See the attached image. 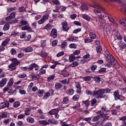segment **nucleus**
<instances>
[{"label": "nucleus", "instance_id": "1", "mask_svg": "<svg viewBox=\"0 0 126 126\" xmlns=\"http://www.w3.org/2000/svg\"><path fill=\"white\" fill-rule=\"evenodd\" d=\"M111 90L109 89H99L98 91L94 92L92 93L93 96H95L96 99H102L104 98L103 94L110 93Z\"/></svg>", "mask_w": 126, "mask_h": 126}, {"label": "nucleus", "instance_id": "2", "mask_svg": "<svg viewBox=\"0 0 126 126\" xmlns=\"http://www.w3.org/2000/svg\"><path fill=\"white\" fill-rule=\"evenodd\" d=\"M106 61H107L108 63H110L111 65H113L116 68H120V64L118 63L117 61L115 60L114 57L111 54H107Z\"/></svg>", "mask_w": 126, "mask_h": 126}, {"label": "nucleus", "instance_id": "3", "mask_svg": "<svg viewBox=\"0 0 126 126\" xmlns=\"http://www.w3.org/2000/svg\"><path fill=\"white\" fill-rule=\"evenodd\" d=\"M94 5H91L90 6L92 7H94V11L95 13H98V17L100 19H102L103 18H104V17H106V16L102 15V14H101V11H102V8L100 7V4L98 3H95L94 4Z\"/></svg>", "mask_w": 126, "mask_h": 126}, {"label": "nucleus", "instance_id": "4", "mask_svg": "<svg viewBox=\"0 0 126 126\" xmlns=\"http://www.w3.org/2000/svg\"><path fill=\"white\" fill-rule=\"evenodd\" d=\"M49 17L50 15H49V14H45L43 15L41 17V19L37 22L38 24H39V25H41V24H44V23H45V22L49 19Z\"/></svg>", "mask_w": 126, "mask_h": 126}, {"label": "nucleus", "instance_id": "5", "mask_svg": "<svg viewBox=\"0 0 126 126\" xmlns=\"http://www.w3.org/2000/svg\"><path fill=\"white\" fill-rule=\"evenodd\" d=\"M111 27L110 26V24H107L104 26V29L103 30L104 34L105 36H107L111 32V30L110 29Z\"/></svg>", "mask_w": 126, "mask_h": 126}, {"label": "nucleus", "instance_id": "6", "mask_svg": "<svg viewBox=\"0 0 126 126\" xmlns=\"http://www.w3.org/2000/svg\"><path fill=\"white\" fill-rule=\"evenodd\" d=\"M98 116H94L93 118L92 122H97L100 118H104L105 117V114L104 113H102L101 111H99L98 112Z\"/></svg>", "mask_w": 126, "mask_h": 126}, {"label": "nucleus", "instance_id": "7", "mask_svg": "<svg viewBox=\"0 0 126 126\" xmlns=\"http://www.w3.org/2000/svg\"><path fill=\"white\" fill-rule=\"evenodd\" d=\"M15 15H16V12L13 11L10 14L9 16L5 18V20L6 21H7V22H9L15 18Z\"/></svg>", "mask_w": 126, "mask_h": 126}, {"label": "nucleus", "instance_id": "8", "mask_svg": "<svg viewBox=\"0 0 126 126\" xmlns=\"http://www.w3.org/2000/svg\"><path fill=\"white\" fill-rule=\"evenodd\" d=\"M51 94H54V90H50L48 92L45 93L43 97V99L44 100H47V99H48V98H49L51 96Z\"/></svg>", "mask_w": 126, "mask_h": 126}, {"label": "nucleus", "instance_id": "9", "mask_svg": "<svg viewBox=\"0 0 126 126\" xmlns=\"http://www.w3.org/2000/svg\"><path fill=\"white\" fill-rule=\"evenodd\" d=\"M51 36L53 38H57L58 37V31L56 29H53L50 33Z\"/></svg>", "mask_w": 126, "mask_h": 126}, {"label": "nucleus", "instance_id": "10", "mask_svg": "<svg viewBox=\"0 0 126 126\" xmlns=\"http://www.w3.org/2000/svg\"><path fill=\"white\" fill-rule=\"evenodd\" d=\"M77 40H78V37L76 36H70L66 39V41L68 42H76Z\"/></svg>", "mask_w": 126, "mask_h": 126}, {"label": "nucleus", "instance_id": "11", "mask_svg": "<svg viewBox=\"0 0 126 126\" xmlns=\"http://www.w3.org/2000/svg\"><path fill=\"white\" fill-rule=\"evenodd\" d=\"M9 106V103L8 102H2L0 104V109H4V108H8Z\"/></svg>", "mask_w": 126, "mask_h": 126}, {"label": "nucleus", "instance_id": "12", "mask_svg": "<svg viewBox=\"0 0 126 126\" xmlns=\"http://www.w3.org/2000/svg\"><path fill=\"white\" fill-rule=\"evenodd\" d=\"M60 112V110L59 109H52L50 111L48 112V114L49 115H56L57 113H58Z\"/></svg>", "mask_w": 126, "mask_h": 126}, {"label": "nucleus", "instance_id": "13", "mask_svg": "<svg viewBox=\"0 0 126 126\" xmlns=\"http://www.w3.org/2000/svg\"><path fill=\"white\" fill-rule=\"evenodd\" d=\"M108 18L109 21H110V22H112V23H113L114 26H115V27H118V24H117V22H116V21L113 18H112L111 16H108Z\"/></svg>", "mask_w": 126, "mask_h": 126}, {"label": "nucleus", "instance_id": "14", "mask_svg": "<svg viewBox=\"0 0 126 126\" xmlns=\"http://www.w3.org/2000/svg\"><path fill=\"white\" fill-rule=\"evenodd\" d=\"M62 27L63 28V30L67 32L68 31V27L67 26V23L66 22H64L62 24Z\"/></svg>", "mask_w": 126, "mask_h": 126}, {"label": "nucleus", "instance_id": "15", "mask_svg": "<svg viewBox=\"0 0 126 126\" xmlns=\"http://www.w3.org/2000/svg\"><path fill=\"white\" fill-rule=\"evenodd\" d=\"M7 81V79L6 78H4L2 79V80L0 82V87H3L5 84H6V82Z\"/></svg>", "mask_w": 126, "mask_h": 126}, {"label": "nucleus", "instance_id": "16", "mask_svg": "<svg viewBox=\"0 0 126 126\" xmlns=\"http://www.w3.org/2000/svg\"><path fill=\"white\" fill-rule=\"evenodd\" d=\"M9 70L12 71L13 70H15L16 69V65H15L14 63H11L8 65Z\"/></svg>", "mask_w": 126, "mask_h": 126}, {"label": "nucleus", "instance_id": "17", "mask_svg": "<svg viewBox=\"0 0 126 126\" xmlns=\"http://www.w3.org/2000/svg\"><path fill=\"white\" fill-rule=\"evenodd\" d=\"M81 17L84 19H85V20H87V21H90V20L91 19V18L90 17V16H88L86 14H82L81 15Z\"/></svg>", "mask_w": 126, "mask_h": 126}, {"label": "nucleus", "instance_id": "18", "mask_svg": "<svg viewBox=\"0 0 126 126\" xmlns=\"http://www.w3.org/2000/svg\"><path fill=\"white\" fill-rule=\"evenodd\" d=\"M11 62H12V63H14L15 65H18V64H19L20 63V62L18 61L17 59L16 58H12L10 60Z\"/></svg>", "mask_w": 126, "mask_h": 126}, {"label": "nucleus", "instance_id": "19", "mask_svg": "<svg viewBox=\"0 0 126 126\" xmlns=\"http://www.w3.org/2000/svg\"><path fill=\"white\" fill-rule=\"evenodd\" d=\"M55 89L56 90H60L61 88H63V85L60 83H56L55 85Z\"/></svg>", "mask_w": 126, "mask_h": 126}, {"label": "nucleus", "instance_id": "20", "mask_svg": "<svg viewBox=\"0 0 126 126\" xmlns=\"http://www.w3.org/2000/svg\"><path fill=\"white\" fill-rule=\"evenodd\" d=\"M22 30H30V31L32 32V29H31V27H29V25H26V26L22 27Z\"/></svg>", "mask_w": 126, "mask_h": 126}, {"label": "nucleus", "instance_id": "21", "mask_svg": "<svg viewBox=\"0 0 126 126\" xmlns=\"http://www.w3.org/2000/svg\"><path fill=\"white\" fill-rule=\"evenodd\" d=\"M119 93H120V91L119 90H117L114 92V96L115 100H119V96H120Z\"/></svg>", "mask_w": 126, "mask_h": 126}, {"label": "nucleus", "instance_id": "22", "mask_svg": "<svg viewBox=\"0 0 126 126\" xmlns=\"http://www.w3.org/2000/svg\"><path fill=\"white\" fill-rule=\"evenodd\" d=\"M10 41V39L9 38H6L4 41H3L1 43V46L2 47H5L7 44Z\"/></svg>", "mask_w": 126, "mask_h": 126}, {"label": "nucleus", "instance_id": "23", "mask_svg": "<svg viewBox=\"0 0 126 126\" xmlns=\"http://www.w3.org/2000/svg\"><path fill=\"white\" fill-rule=\"evenodd\" d=\"M91 102L92 107H96L97 106V99L93 98L91 100Z\"/></svg>", "mask_w": 126, "mask_h": 126}, {"label": "nucleus", "instance_id": "24", "mask_svg": "<svg viewBox=\"0 0 126 126\" xmlns=\"http://www.w3.org/2000/svg\"><path fill=\"white\" fill-rule=\"evenodd\" d=\"M119 46L122 49H126V44L123 41H120L118 43Z\"/></svg>", "mask_w": 126, "mask_h": 126}, {"label": "nucleus", "instance_id": "25", "mask_svg": "<svg viewBox=\"0 0 126 126\" xmlns=\"http://www.w3.org/2000/svg\"><path fill=\"white\" fill-rule=\"evenodd\" d=\"M24 51L26 52V53H30L31 52H33V48L29 46L26 48H24Z\"/></svg>", "mask_w": 126, "mask_h": 126}, {"label": "nucleus", "instance_id": "26", "mask_svg": "<svg viewBox=\"0 0 126 126\" xmlns=\"http://www.w3.org/2000/svg\"><path fill=\"white\" fill-rule=\"evenodd\" d=\"M66 94L67 95H69L70 96L72 95L73 94H74V90L73 89H69L67 90Z\"/></svg>", "mask_w": 126, "mask_h": 126}, {"label": "nucleus", "instance_id": "27", "mask_svg": "<svg viewBox=\"0 0 126 126\" xmlns=\"http://www.w3.org/2000/svg\"><path fill=\"white\" fill-rule=\"evenodd\" d=\"M76 59L74 55H71L69 57V62L70 63H72V62H74V60Z\"/></svg>", "mask_w": 126, "mask_h": 126}, {"label": "nucleus", "instance_id": "28", "mask_svg": "<svg viewBox=\"0 0 126 126\" xmlns=\"http://www.w3.org/2000/svg\"><path fill=\"white\" fill-rule=\"evenodd\" d=\"M13 83H14V81L13 80V78L10 79L7 84V87H11V86L13 85Z\"/></svg>", "mask_w": 126, "mask_h": 126}, {"label": "nucleus", "instance_id": "29", "mask_svg": "<svg viewBox=\"0 0 126 126\" xmlns=\"http://www.w3.org/2000/svg\"><path fill=\"white\" fill-rule=\"evenodd\" d=\"M0 117L1 119H4L7 117V113L6 112H2L0 113Z\"/></svg>", "mask_w": 126, "mask_h": 126}, {"label": "nucleus", "instance_id": "30", "mask_svg": "<svg viewBox=\"0 0 126 126\" xmlns=\"http://www.w3.org/2000/svg\"><path fill=\"white\" fill-rule=\"evenodd\" d=\"M48 123H49V125L50 124H51V125H57L58 124V122H57V121L55 120V119H49Z\"/></svg>", "mask_w": 126, "mask_h": 126}, {"label": "nucleus", "instance_id": "31", "mask_svg": "<svg viewBox=\"0 0 126 126\" xmlns=\"http://www.w3.org/2000/svg\"><path fill=\"white\" fill-rule=\"evenodd\" d=\"M30 112H31V109L27 107L25 110V115H26V116H29V115H30Z\"/></svg>", "mask_w": 126, "mask_h": 126}, {"label": "nucleus", "instance_id": "32", "mask_svg": "<svg viewBox=\"0 0 126 126\" xmlns=\"http://www.w3.org/2000/svg\"><path fill=\"white\" fill-rule=\"evenodd\" d=\"M79 63H78V62H74L73 63L69 65V66H71V67H76V66H77L78 65H79Z\"/></svg>", "mask_w": 126, "mask_h": 126}, {"label": "nucleus", "instance_id": "33", "mask_svg": "<svg viewBox=\"0 0 126 126\" xmlns=\"http://www.w3.org/2000/svg\"><path fill=\"white\" fill-rule=\"evenodd\" d=\"M39 123L41 125H43V126H47L48 125H50V123L46 121V120H42L39 121Z\"/></svg>", "mask_w": 126, "mask_h": 126}, {"label": "nucleus", "instance_id": "34", "mask_svg": "<svg viewBox=\"0 0 126 126\" xmlns=\"http://www.w3.org/2000/svg\"><path fill=\"white\" fill-rule=\"evenodd\" d=\"M27 121L30 124H33L34 123V119L32 117H28L27 118Z\"/></svg>", "mask_w": 126, "mask_h": 126}, {"label": "nucleus", "instance_id": "35", "mask_svg": "<svg viewBox=\"0 0 126 126\" xmlns=\"http://www.w3.org/2000/svg\"><path fill=\"white\" fill-rule=\"evenodd\" d=\"M69 100L68 99V97H65L63 99V103L64 104V105H66L67 103H68Z\"/></svg>", "mask_w": 126, "mask_h": 126}, {"label": "nucleus", "instance_id": "36", "mask_svg": "<svg viewBox=\"0 0 126 126\" xmlns=\"http://www.w3.org/2000/svg\"><path fill=\"white\" fill-rule=\"evenodd\" d=\"M20 24L21 25V26H24V25H29V24L28 23V22L24 20H22L20 22Z\"/></svg>", "mask_w": 126, "mask_h": 126}, {"label": "nucleus", "instance_id": "37", "mask_svg": "<svg viewBox=\"0 0 126 126\" xmlns=\"http://www.w3.org/2000/svg\"><path fill=\"white\" fill-rule=\"evenodd\" d=\"M44 92H45L44 90H39L38 92H37L38 96L39 97H42V96H43V94H44Z\"/></svg>", "mask_w": 126, "mask_h": 126}, {"label": "nucleus", "instance_id": "38", "mask_svg": "<svg viewBox=\"0 0 126 126\" xmlns=\"http://www.w3.org/2000/svg\"><path fill=\"white\" fill-rule=\"evenodd\" d=\"M25 37H26V32H23L20 33V38L21 39H25Z\"/></svg>", "mask_w": 126, "mask_h": 126}, {"label": "nucleus", "instance_id": "39", "mask_svg": "<svg viewBox=\"0 0 126 126\" xmlns=\"http://www.w3.org/2000/svg\"><path fill=\"white\" fill-rule=\"evenodd\" d=\"M61 83H63V84H68L69 83V80L68 79H65L64 80H63L61 81Z\"/></svg>", "mask_w": 126, "mask_h": 126}, {"label": "nucleus", "instance_id": "40", "mask_svg": "<svg viewBox=\"0 0 126 126\" xmlns=\"http://www.w3.org/2000/svg\"><path fill=\"white\" fill-rule=\"evenodd\" d=\"M34 86V83H31L30 85L28 87V91L30 92V91H31V90L32 89V87Z\"/></svg>", "mask_w": 126, "mask_h": 126}, {"label": "nucleus", "instance_id": "41", "mask_svg": "<svg viewBox=\"0 0 126 126\" xmlns=\"http://www.w3.org/2000/svg\"><path fill=\"white\" fill-rule=\"evenodd\" d=\"M35 63H33L31 65H30L29 67L28 68V70L29 71V70H32L33 68H34V66H35Z\"/></svg>", "mask_w": 126, "mask_h": 126}, {"label": "nucleus", "instance_id": "42", "mask_svg": "<svg viewBox=\"0 0 126 126\" xmlns=\"http://www.w3.org/2000/svg\"><path fill=\"white\" fill-rule=\"evenodd\" d=\"M90 37L91 39H95L97 36L96 35V34L94 33L93 32H90L89 33Z\"/></svg>", "mask_w": 126, "mask_h": 126}, {"label": "nucleus", "instance_id": "43", "mask_svg": "<svg viewBox=\"0 0 126 126\" xmlns=\"http://www.w3.org/2000/svg\"><path fill=\"white\" fill-rule=\"evenodd\" d=\"M9 29V24L7 23L4 26L3 30H4V31H7V30H8Z\"/></svg>", "mask_w": 126, "mask_h": 126}, {"label": "nucleus", "instance_id": "44", "mask_svg": "<svg viewBox=\"0 0 126 126\" xmlns=\"http://www.w3.org/2000/svg\"><path fill=\"white\" fill-rule=\"evenodd\" d=\"M52 28H53V26L50 24H48L45 26V29H46L47 30H51Z\"/></svg>", "mask_w": 126, "mask_h": 126}, {"label": "nucleus", "instance_id": "45", "mask_svg": "<svg viewBox=\"0 0 126 126\" xmlns=\"http://www.w3.org/2000/svg\"><path fill=\"white\" fill-rule=\"evenodd\" d=\"M72 100L73 101H78L79 100V95L78 94H75L72 97Z\"/></svg>", "mask_w": 126, "mask_h": 126}, {"label": "nucleus", "instance_id": "46", "mask_svg": "<svg viewBox=\"0 0 126 126\" xmlns=\"http://www.w3.org/2000/svg\"><path fill=\"white\" fill-rule=\"evenodd\" d=\"M19 106H20V102H19V101H16V102H14L13 104V107L14 108H18V107H19Z\"/></svg>", "mask_w": 126, "mask_h": 126}, {"label": "nucleus", "instance_id": "47", "mask_svg": "<svg viewBox=\"0 0 126 126\" xmlns=\"http://www.w3.org/2000/svg\"><path fill=\"white\" fill-rule=\"evenodd\" d=\"M94 79L96 83H100V81H101V78L99 77H95Z\"/></svg>", "mask_w": 126, "mask_h": 126}, {"label": "nucleus", "instance_id": "48", "mask_svg": "<svg viewBox=\"0 0 126 126\" xmlns=\"http://www.w3.org/2000/svg\"><path fill=\"white\" fill-rule=\"evenodd\" d=\"M69 47L70 48V49H76L77 45L74 43H71L69 45Z\"/></svg>", "mask_w": 126, "mask_h": 126}, {"label": "nucleus", "instance_id": "49", "mask_svg": "<svg viewBox=\"0 0 126 126\" xmlns=\"http://www.w3.org/2000/svg\"><path fill=\"white\" fill-rule=\"evenodd\" d=\"M81 10L84 11V10H86V9H88V7L86 5H83L80 7Z\"/></svg>", "mask_w": 126, "mask_h": 126}, {"label": "nucleus", "instance_id": "50", "mask_svg": "<svg viewBox=\"0 0 126 126\" xmlns=\"http://www.w3.org/2000/svg\"><path fill=\"white\" fill-rule=\"evenodd\" d=\"M96 51L98 54H101L102 53V47L100 46L96 47Z\"/></svg>", "mask_w": 126, "mask_h": 126}, {"label": "nucleus", "instance_id": "51", "mask_svg": "<svg viewBox=\"0 0 126 126\" xmlns=\"http://www.w3.org/2000/svg\"><path fill=\"white\" fill-rule=\"evenodd\" d=\"M26 76H27V75H26V74H25V73L19 74L18 75V77L19 78H25V77H26Z\"/></svg>", "mask_w": 126, "mask_h": 126}, {"label": "nucleus", "instance_id": "52", "mask_svg": "<svg viewBox=\"0 0 126 126\" xmlns=\"http://www.w3.org/2000/svg\"><path fill=\"white\" fill-rule=\"evenodd\" d=\"M83 104H85V107H86L87 108L89 106V104H90V102L88 101V100L86 101H83Z\"/></svg>", "mask_w": 126, "mask_h": 126}, {"label": "nucleus", "instance_id": "53", "mask_svg": "<svg viewBox=\"0 0 126 126\" xmlns=\"http://www.w3.org/2000/svg\"><path fill=\"white\" fill-rule=\"evenodd\" d=\"M24 118H25V114H20L17 116V118L19 120H21L22 119H24Z\"/></svg>", "mask_w": 126, "mask_h": 126}, {"label": "nucleus", "instance_id": "54", "mask_svg": "<svg viewBox=\"0 0 126 126\" xmlns=\"http://www.w3.org/2000/svg\"><path fill=\"white\" fill-rule=\"evenodd\" d=\"M62 49H65L66 46H67V42H63L61 44Z\"/></svg>", "mask_w": 126, "mask_h": 126}, {"label": "nucleus", "instance_id": "55", "mask_svg": "<svg viewBox=\"0 0 126 126\" xmlns=\"http://www.w3.org/2000/svg\"><path fill=\"white\" fill-rule=\"evenodd\" d=\"M83 79L85 81H90V80H91V77L90 76L84 77L83 78Z\"/></svg>", "mask_w": 126, "mask_h": 126}, {"label": "nucleus", "instance_id": "56", "mask_svg": "<svg viewBox=\"0 0 126 126\" xmlns=\"http://www.w3.org/2000/svg\"><path fill=\"white\" fill-rule=\"evenodd\" d=\"M75 86L76 88L78 89H81V86H80V83H79V82H76L75 83Z\"/></svg>", "mask_w": 126, "mask_h": 126}, {"label": "nucleus", "instance_id": "57", "mask_svg": "<svg viewBox=\"0 0 126 126\" xmlns=\"http://www.w3.org/2000/svg\"><path fill=\"white\" fill-rule=\"evenodd\" d=\"M19 10L20 12H24L26 11V8H25V7H24L23 6H22L19 8Z\"/></svg>", "mask_w": 126, "mask_h": 126}, {"label": "nucleus", "instance_id": "58", "mask_svg": "<svg viewBox=\"0 0 126 126\" xmlns=\"http://www.w3.org/2000/svg\"><path fill=\"white\" fill-rule=\"evenodd\" d=\"M46 73V70L44 69H40L39 74V75H42V74H45Z\"/></svg>", "mask_w": 126, "mask_h": 126}, {"label": "nucleus", "instance_id": "59", "mask_svg": "<svg viewBox=\"0 0 126 126\" xmlns=\"http://www.w3.org/2000/svg\"><path fill=\"white\" fill-rule=\"evenodd\" d=\"M16 125L17 126H24V124L23 123V122L20 121L16 123Z\"/></svg>", "mask_w": 126, "mask_h": 126}, {"label": "nucleus", "instance_id": "60", "mask_svg": "<svg viewBox=\"0 0 126 126\" xmlns=\"http://www.w3.org/2000/svg\"><path fill=\"white\" fill-rule=\"evenodd\" d=\"M106 68H101L99 70L98 72L99 73H104V72H106Z\"/></svg>", "mask_w": 126, "mask_h": 126}, {"label": "nucleus", "instance_id": "61", "mask_svg": "<svg viewBox=\"0 0 126 126\" xmlns=\"http://www.w3.org/2000/svg\"><path fill=\"white\" fill-rule=\"evenodd\" d=\"M10 53L12 56H14V55H16V50L13 48H12Z\"/></svg>", "mask_w": 126, "mask_h": 126}, {"label": "nucleus", "instance_id": "62", "mask_svg": "<svg viewBox=\"0 0 126 126\" xmlns=\"http://www.w3.org/2000/svg\"><path fill=\"white\" fill-rule=\"evenodd\" d=\"M54 79H55V75H52L47 78V80H48V81H52V80H53Z\"/></svg>", "mask_w": 126, "mask_h": 126}, {"label": "nucleus", "instance_id": "63", "mask_svg": "<svg viewBox=\"0 0 126 126\" xmlns=\"http://www.w3.org/2000/svg\"><path fill=\"white\" fill-rule=\"evenodd\" d=\"M10 122V119H5L3 121V123L4 124H5V125H8V124H9Z\"/></svg>", "mask_w": 126, "mask_h": 126}, {"label": "nucleus", "instance_id": "64", "mask_svg": "<svg viewBox=\"0 0 126 126\" xmlns=\"http://www.w3.org/2000/svg\"><path fill=\"white\" fill-rule=\"evenodd\" d=\"M46 40H42L41 41V47H46Z\"/></svg>", "mask_w": 126, "mask_h": 126}]
</instances>
